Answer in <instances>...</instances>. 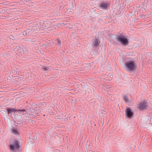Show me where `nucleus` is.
<instances>
[{
    "label": "nucleus",
    "mask_w": 152,
    "mask_h": 152,
    "mask_svg": "<svg viewBox=\"0 0 152 152\" xmlns=\"http://www.w3.org/2000/svg\"><path fill=\"white\" fill-rule=\"evenodd\" d=\"M125 69L128 71L132 72L136 70L137 66L134 61H128L125 62Z\"/></svg>",
    "instance_id": "1"
},
{
    "label": "nucleus",
    "mask_w": 152,
    "mask_h": 152,
    "mask_svg": "<svg viewBox=\"0 0 152 152\" xmlns=\"http://www.w3.org/2000/svg\"><path fill=\"white\" fill-rule=\"evenodd\" d=\"M115 36L117 37L116 40L120 43L122 45L126 46L129 43V39L127 36L122 35L121 34L115 35Z\"/></svg>",
    "instance_id": "2"
},
{
    "label": "nucleus",
    "mask_w": 152,
    "mask_h": 152,
    "mask_svg": "<svg viewBox=\"0 0 152 152\" xmlns=\"http://www.w3.org/2000/svg\"><path fill=\"white\" fill-rule=\"evenodd\" d=\"M10 147L11 150H15L20 148L19 141L16 139L12 140L10 142Z\"/></svg>",
    "instance_id": "3"
},
{
    "label": "nucleus",
    "mask_w": 152,
    "mask_h": 152,
    "mask_svg": "<svg viewBox=\"0 0 152 152\" xmlns=\"http://www.w3.org/2000/svg\"><path fill=\"white\" fill-rule=\"evenodd\" d=\"M148 107V103L146 101H144L139 103L137 106L138 108L140 111L145 110Z\"/></svg>",
    "instance_id": "4"
},
{
    "label": "nucleus",
    "mask_w": 152,
    "mask_h": 152,
    "mask_svg": "<svg viewBox=\"0 0 152 152\" xmlns=\"http://www.w3.org/2000/svg\"><path fill=\"white\" fill-rule=\"evenodd\" d=\"M6 110L7 111V113L8 115L11 114V115L12 113V112L15 113L16 111L18 112H26V113H27V111L26 110L23 109H15L11 108H7L6 109Z\"/></svg>",
    "instance_id": "5"
},
{
    "label": "nucleus",
    "mask_w": 152,
    "mask_h": 152,
    "mask_svg": "<svg viewBox=\"0 0 152 152\" xmlns=\"http://www.w3.org/2000/svg\"><path fill=\"white\" fill-rule=\"evenodd\" d=\"M126 115L128 118L133 117L134 114V112L130 108H127L125 110Z\"/></svg>",
    "instance_id": "6"
},
{
    "label": "nucleus",
    "mask_w": 152,
    "mask_h": 152,
    "mask_svg": "<svg viewBox=\"0 0 152 152\" xmlns=\"http://www.w3.org/2000/svg\"><path fill=\"white\" fill-rule=\"evenodd\" d=\"M33 32H34L31 28H30L25 30L21 33V34L26 37H28L31 35Z\"/></svg>",
    "instance_id": "7"
},
{
    "label": "nucleus",
    "mask_w": 152,
    "mask_h": 152,
    "mask_svg": "<svg viewBox=\"0 0 152 152\" xmlns=\"http://www.w3.org/2000/svg\"><path fill=\"white\" fill-rule=\"evenodd\" d=\"M35 25H36L33 26L31 28L33 32H34L37 30H39L40 28V23L36 24Z\"/></svg>",
    "instance_id": "8"
},
{
    "label": "nucleus",
    "mask_w": 152,
    "mask_h": 152,
    "mask_svg": "<svg viewBox=\"0 0 152 152\" xmlns=\"http://www.w3.org/2000/svg\"><path fill=\"white\" fill-rule=\"evenodd\" d=\"M100 41L99 38H95L94 39V42H93V47L96 48L100 44Z\"/></svg>",
    "instance_id": "9"
},
{
    "label": "nucleus",
    "mask_w": 152,
    "mask_h": 152,
    "mask_svg": "<svg viewBox=\"0 0 152 152\" xmlns=\"http://www.w3.org/2000/svg\"><path fill=\"white\" fill-rule=\"evenodd\" d=\"M100 6L101 8L103 9L106 10L107 7L110 6V5L107 3L102 2L101 3Z\"/></svg>",
    "instance_id": "10"
},
{
    "label": "nucleus",
    "mask_w": 152,
    "mask_h": 152,
    "mask_svg": "<svg viewBox=\"0 0 152 152\" xmlns=\"http://www.w3.org/2000/svg\"><path fill=\"white\" fill-rule=\"evenodd\" d=\"M37 135L34 133H32L29 137V140L31 142L34 141L37 139Z\"/></svg>",
    "instance_id": "11"
},
{
    "label": "nucleus",
    "mask_w": 152,
    "mask_h": 152,
    "mask_svg": "<svg viewBox=\"0 0 152 152\" xmlns=\"http://www.w3.org/2000/svg\"><path fill=\"white\" fill-rule=\"evenodd\" d=\"M46 21H45L44 23H43V27L44 28H45L48 29L50 28V23H45Z\"/></svg>",
    "instance_id": "12"
},
{
    "label": "nucleus",
    "mask_w": 152,
    "mask_h": 152,
    "mask_svg": "<svg viewBox=\"0 0 152 152\" xmlns=\"http://www.w3.org/2000/svg\"><path fill=\"white\" fill-rule=\"evenodd\" d=\"M12 132L14 134L16 135H18L19 134L18 130L15 128L12 129Z\"/></svg>",
    "instance_id": "13"
},
{
    "label": "nucleus",
    "mask_w": 152,
    "mask_h": 152,
    "mask_svg": "<svg viewBox=\"0 0 152 152\" xmlns=\"http://www.w3.org/2000/svg\"><path fill=\"white\" fill-rule=\"evenodd\" d=\"M123 99L126 103H128L129 101L128 97L124 95L123 96Z\"/></svg>",
    "instance_id": "14"
},
{
    "label": "nucleus",
    "mask_w": 152,
    "mask_h": 152,
    "mask_svg": "<svg viewBox=\"0 0 152 152\" xmlns=\"http://www.w3.org/2000/svg\"><path fill=\"white\" fill-rule=\"evenodd\" d=\"M37 104L35 103H33L32 104V109L34 110L35 108L37 107Z\"/></svg>",
    "instance_id": "15"
},
{
    "label": "nucleus",
    "mask_w": 152,
    "mask_h": 152,
    "mask_svg": "<svg viewBox=\"0 0 152 152\" xmlns=\"http://www.w3.org/2000/svg\"><path fill=\"white\" fill-rule=\"evenodd\" d=\"M42 69L44 71H46L48 70V67L43 66V67L42 68Z\"/></svg>",
    "instance_id": "16"
},
{
    "label": "nucleus",
    "mask_w": 152,
    "mask_h": 152,
    "mask_svg": "<svg viewBox=\"0 0 152 152\" xmlns=\"http://www.w3.org/2000/svg\"><path fill=\"white\" fill-rule=\"evenodd\" d=\"M57 41L58 44V45L61 46V42L60 39H57Z\"/></svg>",
    "instance_id": "17"
},
{
    "label": "nucleus",
    "mask_w": 152,
    "mask_h": 152,
    "mask_svg": "<svg viewBox=\"0 0 152 152\" xmlns=\"http://www.w3.org/2000/svg\"><path fill=\"white\" fill-rule=\"evenodd\" d=\"M24 121H23V120H21L20 121V122L21 123H23Z\"/></svg>",
    "instance_id": "18"
},
{
    "label": "nucleus",
    "mask_w": 152,
    "mask_h": 152,
    "mask_svg": "<svg viewBox=\"0 0 152 152\" xmlns=\"http://www.w3.org/2000/svg\"><path fill=\"white\" fill-rule=\"evenodd\" d=\"M77 87L78 88V85H77Z\"/></svg>",
    "instance_id": "19"
},
{
    "label": "nucleus",
    "mask_w": 152,
    "mask_h": 152,
    "mask_svg": "<svg viewBox=\"0 0 152 152\" xmlns=\"http://www.w3.org/2000/svg\"><path fill=\"white\" fill-rule=\"evenodd\" d=\"M20 50H21V48H20Z\"/></svg>",
    "instance_id": "20"
}]
</instances>
